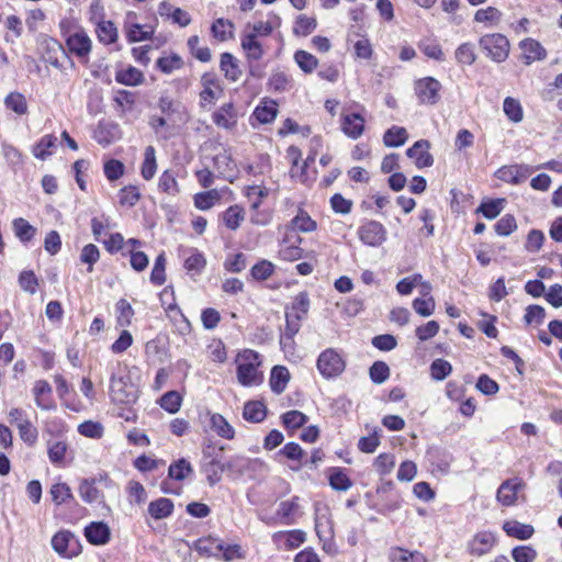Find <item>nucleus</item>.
<instances>
[{
    "mask_svg": "<svg viewBox=\"0 0 562 562\" xmlns=\"http://www.w3.org/2000/svg\"><path fill=\"white\" fill-rule=\"evenodd\" d=\"M48 48L45 60L52 66L61 69L69 59L68 53L76 55L82 61H87L88 54L91 50L90 37H65V45L56 37H48L45 41Z\"/></svg>",
    "mask_w": 562,
    "mask_h": 562,
    "instance_id": "nucleus-1",
    "label": "nucleus"
},
{
    "mask_svg": "<svg viewBox=\"0 0 562 562\" xmlns=\"http://www.w3.org/2000/svg\"><path fill=\"white\" fill-rule=\"evenodd\" d=\"M310 310V297L307 292L302 291L293 299L285 311V339L292 340L300 331L301 322L307 316Z\"/></svg>",
    "mask_w": 562,
    "mask_h": 562,
    "instance_id": "nucleus-2",
    "label": "nucleus"
},
{
    "mask_svg": "<svg viewBox=\"0 0 562 562\" xmlns=\"http://www.w3.org/2000/svg\"><path fill=\"white\" fill-rule=\"evenodd\" d=\"M110 397L115 404L132 405L138 398V387L128 374L117 375L113 371L110 378Z\"/></svg>",
    "mask_w": 562,
    "mask_h": 562,
    "instance_id": "nucleus-3",
    "label": "nucleus"
},
{
    "mask_svg": "<svg viewBox=\"0 0 562 562\" xmlns=\"http://www.w3.org/2000/svg\"><path fill=\"white\" fill-rule=\"evenodd\" d=\"M240 357L246 361L237 366V379L244 386L256 385L262 382V374L259 373L257 367L259 362V353L247 349Z\"/></svg>",
    "mask_w": 562,
    "mask_h": 562,
    "instance_id": "nucleus-4",
    "label": "nucleus"
},
{
    "mask_svg": "<svg viewBox=\"0 0 562 562\" xmlns=\"http://www.w3.org/2000/svg\"><path fill=\"white\" fill-rule=\"evenodd\" d=\"M316 366L324 378L330 379L341 374L346 363L336 350L328 348L318 356Z\"/></svg>",
    "mask_w": 562,
    "mask_h": 562,
    "instance_id": "nucleus-5",
    "label": "nucleus"
},
{
    "mask_svg": "<svg viewBox=\"0 0 562 562\" xmlns=\"http://www.w3.org/2000/svg\"><path fill=\"white\" fill-rule=\"evenodd\" d=\"M262 465L263 462L258 458L250 459L239 454L233 456L226 462H224L226 472L234 480H237L249 472H255Z\"/></svg>",
    "mask_w": 562,
    "mask_h": 562,
    "instance_id": "nucleus-6",
    "label": "nucleus"
},
{
    "mask_svg": "<svg viewBox=\"0 0 562 562\" xmlns=\"http://www.w3.org/2000/svg\"><path fill=\"white\" fill-rule=\"evenodd\" d=\"M386 228L378 221L369 220L358 228L359 239L367 246L379 247L386 240Z\"/></svg>",
    "mask_w": 562,
    "mask_h": 562,
    "instance_id": "nucleus-7",
    "label": "nucleus"
},
{
    "mask_svg": "<svg viewBox=\"0 0 562 562\" xmlns=\"http://www.w3.org/2000/svg\"><path fill=\"white\" fill-rule=\"evenodd\" d=\"M441 83L432 78L425 77L416 81L415 91L420 103L434 105L440 100Z\"/></svg>",
    "mask_w": 562,
    "mask_h": 562,
    "instance_id": "nucleus-8",
    "label": "nucleus"
},
{
    "mask_svg": "<svg viewBox=\"0 0 562 562\" xmlns=\"http://www.w3.org/2000/svg\"><path fill=\"white\" fill-rule=\"evenodd\" d=\"M480 46L495 61H503L508 56V37H480Z\"/></svg>",
    "mask_w": 562,
    "mask_h": 562,
    "instance_id": "nucleus-9",
    "label": "nucleus"
},
{
    "mask_svg": "<svg viewBox=\"0 0 562 562\" xmlns=\"http://www.w3.org/2000/svg\"><path fill=\"white\" fill-rule=\"evenodd\" d=\"M430 143L427 139H419L413 146L407 148V157L415 159V165L418 169L431 167L434 165V157L429 153Z\"/></svg>",
    "mask_w": 562,
    "mask_h": 562,
    "instance_id": "nucleus-10",
    "label": "nucleus"
},
{
    "mask_svg": "<svg viewBox=\"0 0 562 562\" xmlns=\"http://www.w3.org/2000/svg\"><path fill=\"white\" fill-rule=\"evenodd\" d=\"M78 546V540L75 535L68 530L58 531L52 538L53 549L63 557H72L76 554L75 547Z\"/></svg>",
    "mask_w": 562,
    "mask_h": 562,
    "instance_id": "nucleus-11",
    "label": "nucleus"
},
{
    "mask_svg": "<svg viewBox=\"0 0 562 562\" xmlns=\"http://www.w3.org/2000/svg\"><path fill=\"white\" fill-rule=\"evenodd\" d=\"M520 479L514 477L504 481L496 493L497 501L504 506H512L517 501V493L524 487Z\"/></svg>",
    "mask_w": 562,
    "mask_h": 562,
    "instance_id": "nucleus-12",
    "label": "nucleus"
},
{
    "mask_svg": "<svg viewBox=\"0 0 562 562\" xmlns=\"http://www.w3.org/2000/svg\"><path fill=\"white\" fill-rule=\"evenodd\" d=\"M496 543V538L491 531L477 532L468 543L471 555L481 557L488 553Z\"/></svg>",
    "mask_w": 562,
    "mask_h": 562,
    "instance_id": "nucleus-13",
    "label": "nucleus"
},
{
    "mask_svg": "<svg viewBox=\"0 0 562 562\" xmlns=\"http://www.w3.org/2000/svg\"><path fill=\"white\" fill-rule=\"evenodd\" d=\"M529 175L530 168L524 165L503 166L495 173L499 180L512 184L525 181Z\"/></svg>",
    "mask_w": 562,
    "mask_h": 562,
    "instance_id": "nucleus-14",
    "label": "nucleus"
},
{
    "mask_svg": "<svg viewBox=\"0 0 562 562\" xmlns=\"http://www.w3.org/2000/svg\"><path fill=\"white\" fill-rule=\"evenodd\" d=\"M210 452L207 450L203 451V462L201 464V471L206 475L207 483L210 486H214L222 479V473L226 471L224 468V463L221 462L217 458H212L206 461L210 457Z\"/></svg>",
    "mask_w": 562,
    "mask_h": 562,
    "instance_id": "nucleus-15",
    "label": "nucleus"
},
{
    "mask_svg": "<svg viewBox=\"0 0 562 562\" xmlns=\"http://www.w3.org/2000/svg\"><path fill=\"white\" fill-rule=\"evenodd\" d=\"M85 537L94 546H103L110 541L111 531L103 521H92L85 528Z\"/></svg>",
    "mask_w": 562,
    "mask_h": 562,
    "instance_id": "nucleus-16",
    "label": "nucleus"
},
{
    "mask_svg": "<svg viewBox=\"0 0 562 562\" xmlns=\"http://www.w3.org/2000/svg\"><path fill=\"white\" fill-rule=\"evenodd\" d=\"M220 69L229 82L238 81L243 75L238 59L227 52L221 54Z\"/></svg>",
    "mask_w": 562,
    "mask_h": 562,
    "instance_id": "nucleus-17",
    "label": "nucleus"
},
{
    "mask_svg": "<svg viewBox=\"0 0 562 562\" xmlns=\"http://www.w3.org/2000/svg\"><path fill=\"white\" fill-rule=\"evenodd\" d=\"M519 46L522 50L526 65H530L535 60H541L547 56L543 46L532 37H525Z\"/></svg>",
    "mask_w": 562,
    "mask_h": 562,
    "instance_id": "nucleus-18",
    "label": "nucleus"
},
{
    "mask_svg": "<svg viewBox=\"0 0 562 562\" xmlns=\"http://www.w3.org/2000/svg\"><path fill=\"white\" fill-rule=\"evenodd\" d=\"M213 123L218 127L229 130L237 123V115L233 102L220 106L212 115Z\"/></svg>",
    "mask_w": 562,
    "mask_h": 562,
    "instance_id": "nucleus-19",
    "label": "nucleus"
},
{
    "mask_svg": "<svg viewBox=\"0 0 562 562\" xmlns=\"http://www.w3.org/2000/svg\"><path fill=\"white\" fill-rule=\"evenodd\" d=\"M341 130L350 138H359L364 131V119L359 113L342 115Z\"/></svg>",
    "mask_w": 562,
    "mask_h": 562,
    "instance_id": "nucleus-20",
    "label": "nucleus"
},
{
    "mask_svg": "<svg viewBox=\"0 0 562 562\" xmlns=\"http://www.w3.org/2000/svg\"><path fill=\"white\" fill-rule=\"evenodd\" d=\"M97 479H82L79 484V495L82 498V501L87 504L92 503H104V495L103 492L100 491L97 486Z\"/></svg>",
    "mask_w": 562,
    "mask_h": 562,
    "instance_id": "nucleus-21",
    "label": "nucleus"
},
{
    "mask_svg": "<svg viewBox=\"0 0 562 562\" xmlns=\"http://www.w3.org/2000/svg\"><path fill=\"white\" fill-rule=\"evenodd\" d=\"M33 392L35 396V403L40 408L49 411L56 407L50 397L53 390L47 381H36Z\"/></svg>",
    "mask_w": 562,
    "mask_h": 562,
    "instance_id": "nucleus-22",
    "label": "nucleus"
},
{
    "mask_svg": "<svg viewBox=\"0 0 562 562\" xmlns=\"http://www.w3.org/2000/svg\"><path fill=\"white\" fill-rule=\"evenodd\" d=\"M224 549V543L220 541L217 538L209 536L199 538L194 542V550L204 557H216L218 558V552Z\"/></svg>",
    "mask_w": 562,
    "mask_h": 562,
    "instance_id": "nucleus-23",
    "label": "nucleus"
},
{
    "mask_svg": "<svg viewBox=\"0 0 562 562\" xmlns=\"http://www.w3.org/2000/svg\"><path fill=\"white\" fill-rule=\"evenodd\" d=\"M290 381V372L284 366H274L270 372L269 384L274 394H281Z\"/></svg>",
    "mask_w": 562,
    "mask_h": 562,
    "instance_id": "nucleus-24",
    "label": "nucleus"
},
{
    "mask_svg": "<svg viewBox=\"0 0 562 562\" xmlns=\"http://www.w3.org/2000/svg\"><path fill=\"white\" fill-rule=\"evenodd\" d=\"M167 341L162 336H156L154 339L148 340L145 345V353L148 359L154 361L164 362L167 356Z\"/></svg>",
    "mask_w": 562,
    "mask_h": 562,
    "instance_id": "nucleus-25",
    "label": "nucleus"
},
{
    "mask_svg": "<svg viewBox=\"0 0 562 562\" xmlns=\"http://www.w3.org/2000/svg\"><path fill=\"white\" fill-rule=\"evenodd\" d=\"M503 530L507 536L519 540H527L532 537L535 529L531 525L522 524L517 520H508L503 525Z\"/></svg>",
    "mask_w": 562,
    "mask_h": 562,
    "instance_id": "nucleus-26",
    "label": "nucleus"
},
{
    "mask_svg": "<svg viewBox=\"0 0 562 562\" xmlns=\"http://www.w3.org/2000/svg\"><path fill=\"white\" fill-rule=\"evenodd\" d=\"M280 25V18L277 15H269L263 20H256L254 23H248L250 31H247L245 35H270L276 27Z\"/></svg>",
    "mask_w": 562,
    "mask_h": 562,
    "instance_id": "nucleus-27",
    "label": "nucleus"
},
{
    "mask_svg": "<svg viewBox=\"0 0 562 562\" xmlns=\"http://www.w3.org/2000/svg\"><path fill=\"white\" fill-rule=\"evenodd\" d=\"M243 417L249 423H261L267 417V407L260 401H248L245 403Z\"/></svg>",
    "mask_w": 562,
    "mask_h": 562,
    "instance_id": "nucleus-28",
    "label": "nucleus"
},
{
    "mask_svg": "<svg viewBox=\"0 0 562 562\" xmlns=\"http://www.w3.org/2000/svg\"><path fill=\"white\" fill-rule=\"evenodd\" d=\"M175 505L170 498L160 497L149 503L148 514L156 520L169 517L173 512Z\"/></svg>",
    "mask_w": 562,
    "mask_h": 562,
    "instance_id": "nucleus-29",
    "label": "nucleus"
},
{
    "mask_svg": "<svg viewBox=\"0 0 562 562\" xmlns=\"http://www.w3.org/2000/svg\"><path fill=\"white\" fill-rule=\"evenodd\" d=\"M391 562H427V558L419 551H408L404 548H392L389 553Z\"/></svg>",
    "mask_w": 562,
    "mask_h": 562,
    "instance_id": "nucleus-30",
    "label": "nucleus"
},
{
    "mask_svg": "<svg viewBox=\"0 0 562 562\" xmlns=\"http://www.w3.org/2000/svg\"><path fill=\"white\" fill-rule=\"evenodd\" d=\"M210 422L211 428L217 436L228 440H232L235 437L234 428L221 414H213Z\"/></svg>",
    "mask_w": 562,
    "mask_h": 562,
    "instance_id": "nucleus-31",
    "label": "nucleus"
},
{
    "mask_svg": "<svg viewBox=\"0 0 562 562\" xmlns=\"http://www.w3.org/2000/svg\"><path fill=\"white\" fill-rule=\"evenodd\" d=\"M56 136L52 134L44 135L34 146L33 155L38 159L45 160L53 154V149L56 147Z\"/></svg>",
    "mask_w": 562,
    "mask_h": 562,
    "instance_id": "nucleus-32",
    "label": "nucleus"
},
{
    "mask_svg": "<svg viewBox=\"0 0 562 562\" xmlns=\"http://www.w3.org/2000/svg\"><path fill=\"white\" fill-rule=\"evenodd\" d=\"M192 473L193 468L191 463L184 458L172 462L168 468V476L176 481H183Z\"/></svg>",
    "mask_w": 562,
    "mask_h": 562,
    "instance_id": "nucleus-33",
    "label": "nucleus"
},
{
    "mask_svg": "<svg viewBox=\"0 0 562 562\" xmlns=\"http://www.w3.org/2000/svg\"><path fill=\"white\" fill-rule=\"evenodd\" d=\"M158 189L172 196L180 192V188L176 179V172L173 170L167 169L160 175Z\"/></svg>",
    "mask_w": 562,
    "mask_h": 562,
    "instance_id": "nucleus-34",
    "label": "nucleus"
},
{
    "mask_svg": "<svg viewBox=\"0 0 562 562\" xmlns=\"http://www.w3.org/2000/svg\"><path fill=\"white\" fill-rule=\"evenodd\" d=\"M115 80L125 86H137L143 82L144 75L139 69L128 66L116 72Z\"/></svg>",
    "mask_w": 562,
    "mask_h": 562,
    "instance_id": "nucleus-35",
    "label": "nucleus"
},
{
    "mask_svg": "<svg viewBox=\"0 0 562 562\" xmlns=\"http://www.w3.org/2000/svg\"><path fill=\"white\" fill-rule=\"evenodd\" d=\"M408 138L407 131L401 126H392L383 135V142L386 147H400Z\"/></svg>",
    "mask_w": 562,
    "mask_h": 562,
    "instance_id": "nucleus-36",
    "label": "nucleus"
},
{
    "mask_svg": "<svg viewBox=\"0 0 562 562\" xmlns=\"http://www.w3.org/2000/svg\"><path fill=\"white\" fill-rule=\"evenodd\" d=\"M156 150L154 146H147L144 153V161L140 168V175L145 180H151L157 170Z\"/></svg>",
    "mask_w": 562,
    "mask_h": 562,
    "instance_id": "nucleus-37",
    "label": "nucleus"
},
{
    "mask_svg": "<svg viewBox=\"0 0 562 562\" xmlns=\"http://www.w3.org/2000/svg\"><path fill=\"white\" fill-rule=\"evenodd\" d=\"M245 217L244 209L237 204L229 206L223 213V222L225 226L232 231H236Z\"/></svg>",
    "mask_w": 562,
    "mask_h": 562,
    "instance_id": "nucleus-38",
    "label": "nucleus"
},
{
    "mask_svg": "<svg viewBox=\"0 0 562 562\" xmlns=\"http://www.w3.org/2000/svg\"><path fill=\"white\" fill-rule=\"evenodd\" d=\"M506 200L505 199H494L483 201L477 207V212L482 213V215L487 220L496 218L504 209Z\"/></svg>",
    "mask_w": 562,
    "mask_h": 562,
    "instance_id": "nucleus-39",
    "label": "nucleus"
},
{
    "mask_svg": "<svg viewBox=\"0 0 562 562\" xmlns=\"http://www.w3.org/2000/svg\"><path fill=\"white\" fill-rule=\"evenodd\" d=\"M278 114L277 103L274 101L265 102L258 105L252 115L262 124L271 123Z\"/></svg>",
    "mask_w": 562,
    "mask_h": 562,
    "instance_id": "nucleus-40",
    "label": "nucleus"
},
{
    "mask_svg": "<svg viewBox=\"0 0 562 562\" xmlns=\"http://www.w3.org/2000/svg\"><path fill=\"white\" fill-rule=\"evenodd\" d=\"M241 47L249 63L259 60L263 55L262 46L257 37H243Z\"/></svg>",
    "mask_w": 562,
    "mask_h": 562,
    "instance_id": "nucleus-41",
    "label": "nucleus"
},
{
    "mask_svg": "<svg viewBox=\"0 0 562 562\" xmlns=\"http://www.w3.org/2000/svg\"><path fill=\"white\" fill-rule=\"evenodd\" d=\"M12 225H13V231L15 233V236L22 243L30 241L36 233V228L22 217L15 218L13 221Z\"/></svg>",
    "mask_w": 562,
    "mask_h": 562,
    "instance_id": "nucleus-42",
    "label": "nucleus"
},
{
    "mask_svg": "<svg viewBox=\"0 0 562 562\" xmlns=\"http://www.w3.org/2000/svg\"><path fill=\"white\" fill-rule=\"evenodd\" d=\"M329 485L336 491H347L351 487L352 481L340 468H333L329 474Z\"/></svg>",
    "mask_w": 562,
    "mask_h": 562,
    "instance_id": "nucleus-43",
    "label": "nucleus"
},
{
    "mask_svg": "<svg viewBox=\"0 0 562 562\" xmlns=\"http://www.w3.org/2000/svg\"><path fill=\"white\" fill-rule=\"evenodd\" d=\"M291 224L302 233H311L317 228L316 222L303 210H299L297 214L292 218Z\"/></svg>",
    "mask_w": 562,
    "mask_h": 562,
    "instance_id": "nucleus-44",
    "label": "nucleus"
},
{
    "mask_svg": "<svg viewBox=\"0 0 562 562\" xmlns=\"http://www.w3.org/2000/svg\"><path fill=\"white\" fill-rule=\"evenodd\" d=\"M300 505H299V497L293 496L290 501H284L279 504L278 508V516L284 519V522L286 525L293 524V516L297 512Z\"/></svg>",
    "mask_w": 562,
    "mask_h": 562,
    "instance_id": "nucleus-45",
    "label": "nucleus"
},
{
    "mask_svg": "<svg viewBox=\"0 0 562 562\" xmlns=\"http://www.w3.org/2000/svg\"><path fill=\"white\" fill-rule=\"evenodd\" d=\"M181 403L182 397L177 391H168L159 400L160 407L170 414L177 413L181 407Z\"/></svg>",
    "mask_w": 562,
    "mask_h": 562,
    "instance_id": "nucleus-46",
    "label": "nucleus"
},
{
    "mask_svg": "<svg viewBox=\"0 0 562 562\" xmlns=\"http://www.w3.org/2000/svg\"><path fill=\"white\" fill-rule=\"evenodd\" d=\"M49 494L56 505H61L68 501L74 499L71 488L67 483L53 484Z\"/></svg>",
    "mask_w": 562,
    "mask_h": 562,
    "instance_id": "nucleus-47",
    "label": "nucleus"
},
{
    "mask_svg": "<svg viewBox=\"0 0 562 562\" xmlns=\"http://www.w3.org/2000/svg\"><path fill=\"white\" fill-rule=\"evenodd\" d=\"M140 192L135 186H125L119 191V202L122 206L132 207L137 204L140 199Z\"/></svg>",
    "mask_w": 562,
    "mask_h": 562,
    "instance_id": "nucleus-48",
    "label": "nucleus"
},
{
    "mask_svg": "<svg viewBox=\"0 0 562 562\" xmlns=\"http://www.w3.org/2000/svg\"><path fill=\"white\" fill-rule=\"evenodd\" d=\"M282 424L286 429H297L307 423V416L300 411H289L282 415Z\"/></svg>",
    "mask_w": 562,
    "mask_h": 562,
    "instance_id": "nucleus-49",
    "label": "nucleus"
},
{
    "mask_svg": "<svg viewBox=\"0 0 562 562\" xmlns=\"http://www.w3.org/2000/svg\"><path fill=\"white\" fill-rule=\"evenodd\" d=\"M166 258L161 252L155 259L154 267L150 272V282L155 285H162L166 281Z\"/></svg>",
    "mask_w": 562,
    "mask_h": 562,
    "instance_id": "nucleus-50",
    "label": "nucleus"
},
{
    "mask_svg": "<svg viewBox=\"0 0 562 562\" xmlns=\"http://www.w3.org/2000/svg\"><path fill=\"white\" fill-rule=\"evenodd\" d=\"M452 372V366L445 359H436L430 364V376L436 381H442Z\"/></svg>",
    "mask_w": 562,
    "mask_h": 562,
    "instance_id": "nucleus-51",
    "label": "nucleus"
},
{
    "mask_svg": "<svg viewBox=\"0 0 562 562\" xmlns=\"http://www.w3.org/2000/svg\"><path fill=\"white\" fill-rule=\"evenodd\" d=\"M218 200L220 194L216 190L200 192L194 195V205L196 209L205 211L211 209Z\"/></svg>",
    "mask_w": 562,
    "mask_h": 562,
    "instance_id": "nucleus-52",
    "label": "nucleus"
},
{
    "mask_svg": "<svg viewBox=\"0 0 562 562\" xmlns=\"http://www.w3.org/2000/svg\"><path fill=\"white\" fill-rule=\"evenodd\" d=\"M369 375L373 383L382 384L390 378V368L384 361H375L369 369Z\"/></svg>",
    "mask_w": 562,
    "mask_h": 562,
    "instance_id": "nucleus-53",
    "label": "nucleus"
},
{
    "mask_svg": "<svg viewBox=\"0 0 562 562\" xmlns=\"http://www.w3.org/2000/svg\"><path fill=\"white\" fill-rule=\"evenodd\" d=\"M317 22L313 16L300 14L296 18L295 25L293 27L294 35H306L312 33L316 29Z\"/></svg>",
    "mask_w": 562,
    "mask_h": 562,
    "instance_id": "nucleus-54",
    "label": "nucleus"
},
{
    "mask_svg": "<svg viewBox=\"0 0 562 562\" xmlns=\"http://www.w3.org/2000/svg\"><path fill=\"white\" fill-rule=\"evenodd\" d=\"M5 106L16 114H24L27 111L25 97L19 92H11L4 100Z\"/></svg>",
    "mask_w": 562,
    "mask_h": 562,
    "instance_id": "nucleus-55",
    "label": "nucleus"
},
{
    "mask_svg": "<svg viewBox=\"0 0 562 562\" xmlns=\"http://www.w3.org/2000/svg\"><path fill=\"white\" fill-rule=\"evenodd\" d=\"M273 271V263L263 259L252 266L250 274L255 280L265 281L272 276Z\"/></svg>",
    "mask_w": 562,
    "mask_h": 562,
    "instance_id": "nucleus-56",
    "label": "nucleus"
},
{
    "mask_svg": "<svg viewBox=\"0 0 562 562\" xmlns=\"http://www.w3.org/2000/svg\"><path fill=\"white\" fill-rule=\"evenodd\" d=\"M158 108L162 114L170 117L172 114L180 112L182 104L180 101H177L170 95L164 93L158 100Z\"/></svg>",
    "mask_w": 562,
    "mask_h": 562,
    "instance_id": "nucleus-57",
    "label": "nucleus"
},
{
    "mask_svg": "<svg viewBox=\"0 0 562 562\" xmlns=\"http://www.w3.org/2000/svg\"><path fill=\"white\" fill-rule=\"evenodd\" d=\"M117 311V325L121 327H126L131 325V318L134 315V310L131 304L125 300L121 299L116 303Z\"/></svg>",
    "mask_w": 562,
    "mask_h": 562,
    "instance_id": "nucleus-58",
    "label": "nucleus"
},
{
    "mask_svg": "<svg viewBox=\"0 0 562 562\" xmlns=\"http://www.w3.org/2000/svg\"><path fill=\"white\" fill-rule=\"evenodd\" d=\"M19 434L21 439L29 446H33L38 437L37 429L32 425L29 419H24L18 424Z\"/></svg>",
    "mask_w": 562,
    "mask_h": 562,
    "instance_id": "nucleus-59",
    "label": "nucleus"
},
{
    "mask_svg": "<svg viewBox=\"0 0 562 562\" xmlns=\"http://www.w3.org/2000/svg\"><path fill=\"white\" fill-rule=\"evenodd\" d=\"M495 232L499 236H508L517 229V222L514 215L505 214L494 225Z\"/></svg>",
    "mask_w": 562,
    "mask_h": 562,
    "instance_id": "nucleus-60",
    "label": "nucleus"
},
{
    "mask_svg": "<svg viewBox=\"0 0 562 562\" xmlns=\"http://www.w3.org/2000/svg\"><path fill=\"white\" fill-rule=\"evenodd\" d=\"M100 259L99 248L94 244L86 245L80 254V261L88 265V272L93 271V265Z\"/></svg>",
    "mask_w": 562,
    "mask_h": 562,
    "instance_id": "nucleus-61",
    "label": "nucleus"
},
{
    "mask_svg": "<svg viewBox=\"0 0 562 562\" xmlns=\"http://www.w3.org/2000/svg\"><path fill=\"white\" fill-rule=\"evenodd\" d=\"M78 432L87 438L99 439L103 435V426L98 422L86 420L78 426Z\"/></svg>",
    "mask_w": 562,
    "mask_h": 562,
    "instance_id": "nucleus-62",
    "label": "nucleus"
},
{
    "mask_svg": "<svg viewBox=\"0 0 562 562\" xmlns=\"http://www.w3.org/2000/svg\"><path fill=\"white\" fill-rule=\"evenodd\" d=\"M294 59L299 67L307 74L312 72L317 66L316 57L305 50H297Z\"/></svg>",
    "mask_w": 562,
    "mask_h": 562,
    "instance_id": "nucleus-63",
    "label": "nucleus"
},
{
    "mask_svg": "<svg viewBox=\"0 0 562 562\" xmlns=\"http://www.w3.org/2000/svg\"><path fill=\"white\" fill-rule=\"evenodd\" d=\"M537 551L530 546H517L512 550L515 562H533L537 559Z\"/></svg>",
    "mask_w": 562,
    "mask_h": 562,
    "instance_id": "nucleus-64",
    "label": "nucleus"
}]
</instances>
